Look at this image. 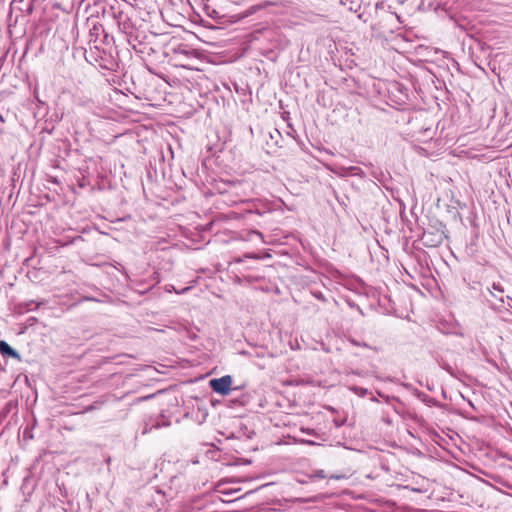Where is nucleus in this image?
Instances as JSON below:
<instances>
[{"mask_svg": "<svg viewBox=\"0 0 512 512\" xmlns=\"http://www.w3.org/2000/svg\"><path fill=\"white\" fill-rule=\"evenodd\" d=\"M38 306H39V304H36L34 301H30L29 303L25 304L27 311H33V310L37 309Z\"/></svg>", "mask_w": 512, "mask_h": 512, "instance_id": "12", "label": "nucleus"}, {"mask_svg": "<svg viewBox=\"0 0 512 512\" xmlns=\"http://www.w3.org/2000/svg\"><path fill=\"white\" fill-rule=\"evenodd\" d=\"M215 14H216V10H213V13H212V14H210V17L215 16Z\"/></svg>", "mask_w": 512, "mask_h": 512, "instance_id": "28", "label": "nucleus"}, {"mask_svg": "<svg viewBox=\"0 0 512 512\" xmlns=\"http://www.w3.org/2000/svg\"><path fill=\"white\" fill-rule=\"evenodd\" d=\"M344 171H345L346 175L360 176V177L364 176L363 170L356 166H350V167L344 168Z\"/></svg>", "mask_w": 512, "mask_h": 512, "instance_id": "7", "label": "nucleus"}, {"mask_svg": "<svg viewBox=\"0 0 512 512\" xmlns=\"http://www.w3.org/2000/svg\"><path fill=\"white\" fill-rule=\"evenodd\" d=\"M102 33H104V28L101 24H94L89 30V36H90L89 44L90 45L94 44V47L96 49H98V45H97L98 38Z\"/></svg>", "mask_w": 512, "mask_h": 512, "instance_id": "5", "label": "nucleus"}, {"mask_svg": "<svg viewBox=\"0 0 512 512\" xmlns=\"http://www.w3.org/2000/svg\"><path fill=\"white\" fill-rule=\"evenodd\" d=\"M189 290V287H186L185 289L182 290V293Z\"/></svg>", "mask_w": 512, "mask_h": 512, "instance_id": "32", "label": "nucleus"}, {"mask_svg": "<svg viewBox=\"0 0 512 512\" xmlns=\"http://www.w3.org/2000/svg\"><path fill=\"white\" fill-rule=\"evenodd\" d=\"M469 404H470L471 407L475 408L471 401L469 402Z\"/></svg>", "mask_w": 512, "mask_h": 512, "instance_id": "33", "label": "nucleus"}, {"mask_svg": "<svg viewBox=\"0 0 512 512\" xmlns=\"http://www.w3.org/2000/svg\"><path fill=\"white\" fill-rule=\"evenodd\" d=\"M348 341L355 347H364V348H369V349H374L375 351L377 350L376 348H372L368 343L366 342H361V341H358L356 340L355 338H349Z\"/></svg>", "mask_w": 512, "mask_h": 512, "instance_id": "8", "label": "nucleus"}, {"mask_svg": "<svg viewBox=\"0 0 512 512\" xmlns=\"http://www.w3.org/2000/svg\"><path fill=\"white\" fill-rule=\"evenodd\" d=\"M153 395H148L147 397H144L143 399H149V398H152Z\"/></svg>", "mask_w": 512, "mask_h": 512, "instance_id": "29", "label": "nucleus"}, {"mask_svg": "<svg viewBox=\"0 0 512 512\" xmlns=\"http://www.w3.org/2000/svg\"><path fill=\"white\" fill-rule=\"evenodd\" d=\"M330 478H331V479H340V478H341V476H338V475H331V476H330Z\"/></svg>", "mask_w": 512, "mask_h": 512, "instance_id": "21", "label": "nucleus"}, {"mask_svg": "<svg viewBox=\"0 0 512 512\" xmlns=\"http://www.w3.org/2000/svg\"><path fill=\"white\" fill-rule=\"evenodd\" d=\"M0 354L3 357H10L13 359H16L18 361H21V356L13 347H11L6 341L1 340L0 341Z\"/></svg>", "mask_w": 512, "mask_h": 512, "instance_id": "4", "label": "nucleus"}, {"mask_svg": "<svg viewBox=\"0 0 512 512\" xmlns=\"http://www.w3.org/2000/svg\"><path fill=\"white\" fill-rule=\"evenodd\" d=\"M441 368L444 369L445 371H447L450 375H454L453 368L448 363L443 362L441 364Z\"/></svg>", "mask_w": 512, "mask_h": 512, "instance_id": "13", "label": "nucleus"}, {"mask_svg": "<svg viewBox=\"0 0 512 512\" xmlns=\"http://www.w3.org/2000/svg\"><path fill=\"white\" fill-rule=\"evenodd\" d=\"M349 389L360 397H365L368 394V390L363 387L351 386Z\"/></svg>", "mask_w": 512, "mask_h": 512, "instance_id": "9", "label": "nucleus"}, {"mask_svg": "<svg viewBox=\"0 0 512 512\" xmlns=\"http://www.w3.org/2000/svg\"><path fill=\"white\" fill-rule=\"evenodd\" d=\"M349 374H353L359 377H366L368 376L369 372L364 370H351L350 372L347 373V375Z\"/></svg>", "mask_w": 512, "mask_h": 512, "instance_id": "10", "label": "nucleus"}, {"mask_svg": "<svg viewBox=\"0 0 512 512\" xmlns=\"http://www.w3.org/2000/svg\"><path fill=\"white\" fill-rule=\"evenodd\" d=\"M491 306H492L493 308H500V307H501L500 305H499V306H497L495 303H491Z\"/></svg>", "mask_w": 512, "mask_h": 512, "instance_id": "25", "label": "nucleus"}, {"mask_svg": "<svg viewBox=\"0 0 512 512\" xmlns=\"http://www.w3.org/2000/svg\"><path fill=\"white\" fill-rule=\"evenodd\" d=\"M339 2L347 6L350 11L357 12L360 8V1L359 0H339Z\"/></svg>", "mask_w": 512, "mask_h": 512, "instance_id": "6", "label": "nucleus"}, {"mask_svg": "<svg viewBox=\"0 0 512 512\" xmlns=\"http://www.w3.org/2000/svg\"><path fill=\"white\" fill-rule=\"evenodd\" d=\"M215 14H216V10H213V13H212V14H210V17L215 16Z\"/></svg>", "mask_w": 512, "mask_h": 512, "instance_id": "27", "label": "nucleus"}, {"mask_svg": "<svg viewBox=\"0 0 512 512\" xmlns=\"http://www.w3.org/2000/svg\"><path fill=\"white\" fill-rule=\"evenodd\" d=\"M492 288L494 291H499V295H496L490 288H487L488 293L497 299L501 304H505V299L507 300V306L512 308V298L509 296L504 297V288L499 283H493Z\"/></svg>", "mask_w": 512, "mask_h": 512, "instance_id": "3", "label": "nucleus"}, {"mask_svg": "<svg viewBox=\"0 0 512 512\" xmlns=\"http://www.w3.org/2000/svg\"><path fill=\"white\" fill-rule=\"evenodd\" d=\"M26 437L31 438V435H29V433H27V432L25 431V432H24V438H26Z\"/></svg>", "mask_w": 512, "mask_h": 512, "instance_id": "23", "label": "nucleus"}, {"mask_svg": "<svg viewBox=\"0 0 512 512\" xmlns=\"http://www.w3.org/2000/svg\"><path fill=\"white\" fill-rule=\"evenodd\" d=\"M161 419H164V415H160L155 419L151 418L149 421H146L142 430V434H147L154 428L158 429L170 425L169 421H164Z\"/></svg>", "mask_w": 512, "mask_h": 512, "instance_id": "2", "label": "nucleus"}, {"mask_svg": "<svg viewBox=\"0 0 512 512\" xmlns=\"http://www.w3.org/2000/svg\"><path fill=\"white\" fill-rule=\"evenodd\" d=\"M380 5H382V3H377V4H376V8H379V7H380Z\"/></svg>", "mask_w": 512, "mask_h": 512, "instance_id": "30", "label": "nucleus"}, {"mask_svg": "<svg viewBox=\"0 0 512 512\" xmlns=\"http://www.w3.org/2000/svg\"><path fill=\"white\" fill-rule=\"evenodd\" d=\"M358 18H359L360 20H362L363 22H365V23L367 22V19L363 18V14H359V15H358Z\"/></svg>", "mask_w": 512, "mask_h": 512, "instance_id": "20", "label": "nucleus"}, {"mask_svg": "<svg viewBox=\"0 0 512 512\" xmlns=\"http://www.w3.org/2000/svg\"><path fill=\"white\" fill-rule=\"evenodd\" d=\"M313 477H317V478H326V474H325V471L324 470H317L315 471V473L313 474Z\"/></svg>", "mask_w": 512, "mask_h": 512, "instance_id": "14", "label": "nucleus"}, {"mask_svg": "<svg viewBox=\"0 0 512 512\" xmlns=\"http://www.w3.org/2000/svg\"><path fill=\"white\" fill-rule=\"evenodd\" d=\"M26 437L31 438V435H29V433H27V432L25 431V432H24V438H26Z\"/></svg>", "mask_w": 512, "mask_h": 512, "instance_id": "22", "label": "nucleus"}, {"mask_svg": "<svg viewBox=\"0 0 512 512\" xmlns=\"http://www.w3.org/2000/svg\"><path fill=\"white\" fill-rule=\"evenodd\" d=\"M249 235H250V236H257V237H259V238H261V237H262V234H261L260 232L256 231V230H252V231H250V232H249Z\"/></svg>", "mask_w": 512, "mask_h": 512, "instance_id": "17", "label": "nucleus"}, {"mask_svg": "<svg viewBox=\"0 0 512 512\" xmlns=\"http://www.w3.org/2000/svg\"><path fill=\"white\" fill-rule=\"evenodd\" d=\"M301 431L303 433H306L307 435H311V436H315V437H320L319 433L316 432L314 429H311V428H302Z\"/></svg>", "mask_w": 512, "mask_h": 512, "instance_id": "11", "label": "nucleus"}, {"mask_svg": "<svg viewBox=\"0 0 512 512\" xmlns=\"http://www.w3.org/2000/svg\"><path fill=\"white\" fill-rule=\"evenodd\" d=\"M26 437L31 438V435H29V433H27V432L25 431V432H24V438H26Z\"/></svg>", "mask_w": 512, "mask_h": 512, "instance_id": "24", "label": "nucleus"}, {"mask_svg": "<svg viewBox=\"0 0 512 512\" xmlns=\"http://www.w3.org/2000/svg\"><path fill=\"white\" fill-rule=\"evenodd\" d=\"M102 34H103V40H102V42H103V43H108V40H109V36H108V34H107V33H105V32H104V33H102Z\"/></svg>", "mask_w": 512, "mask_h": 512, "instance_id": "18", "label": "nucleus"}, {"mask_svg": "<svg viewBox=\"0 0 512 512\" xmlns=\"http://www.w3.org/2000/svg\"><path fill=\"white\" fill-rule=\"evenodd\" d=\"M34 321H36V319H35L34 317H30V318L27 320V322H28L30 325H32V323H33Z\"/></svg>", "mask_w": 512, "mask_h": 512, "instance_id": "19", "label": "nucleus"}, {"mask_svg": "<svg viewBox=\"0 0 512 512\" xmlns=\"http://www.w3.org/2000/svg\"><path fill=\"white\" fill-rule=\"evenodd\" d=\"M333 422H334V424H335V426H336V427H341V426H343V425H344V423H345V419H343V420H340V419H334V420H333Z\"/></svg>", "mask_w": 512, "mask_h": 512, "instance_id": "15", "label": "nucleus"}, {"mask_svg": "<svg viewBox=\"0 0 512 512\" xmlns=\"http://www.w3.org/2000/svg\"><path fill=\"white\" fill-rule=\"evenodd\" d=\"M303 444H306V445H309V446H314V445H318V443L312 441V440H302L301 441Z\"/></svg>", "mask_w": 512, "mask_h": 512, "instance_id": "16", "label": "nucleus"}, {"mask_svg": "<svg viewBox=\"0 0 512 512\" xmlns=\"http://www.w3.org/2000/svg\"><path fill=\"white\" fill-rule=\"evenodd\" d=\"M215 14H216V10H213V13H212V14H210V17L215 16Z\"/></svg>", "mask_w": 512, "mask_h": 512, "instance_id": "26", "label": "nucleus"}, {"mask_svg": "<svg viewBox=\"0 0 512 512\" xmlns=\"http://www.w3.org/2000/svg\"><path fill=\"white\" fill-rule=\"evenodd\" d=\"M398 21H400V17L398 15H394Z\"/></svg>", "mask_w": 512, "mask_h": 512, "instance_id": "31", "label": "nucleus"}, {"mask_svg": "<svg viewBox=\"0 0 512 512\" xmlns=\"http://www.w3.org/2000/svg\"><path fill=\"white\" fill-rule=\"evenodd\" d=\"M233 378L231 375H224L220 378H213L209 381V386L213 392L220 395H228L232 390H238L239 387L232 388Z\"/></svg>", "mask_w": 512, "mask_h": 512, "instance_id": "1", "label": "nucleus"}]
</instances>
